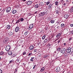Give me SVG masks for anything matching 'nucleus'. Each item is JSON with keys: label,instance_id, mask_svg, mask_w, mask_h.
I'll use <instances>...</instances> for the list:
<instances>
[{"label": "nucleus", "instance_id": "6e6d98bb", "mask_svg": "<svg viewBox=\"0 0 73 73\" xmlns=\"http://www.w3.org/2000/svg\"><path fill=\"white\" fill-rule=\"evenodd\" d=\"M72 40V38H70L69 39V40Z\"/></svg>", "mask_w": 73, "mask_h": 73}, {"label": "nucleus", "instance_id": "f03ea898", "mask_svg": "<svg viewBox=\"0 0 73 73\" xmlns=\"http://www.w3.org/2000/svg\"><path fill=\"white\" fill-rule=\"evenodd\" d=\"M53 7V4H50L48 6V9H51Z\"/></svg>", "mask_w": 73, "mask_h": 73}, {"label": "nucleus", "instance_id": "5701e85b", "mask_svg": "<svg viewBox=\"0 0 73 73\" xmlns=\"http://www.w3.org/2000/svg\"><path fill=\"white\" fill-rule=\"evenodd\" d=\"M55 21L54 20H51L50 21V23H51L53 24V23H54Z\"/></svg>", "mask_w": 73, "mask_h": 73}, {"label": "nucleus", "instance_id": "49530a36", "mask_svg": "<svg viewBox=\"0 0 73 73\" xmlns=\"http://www.w3.org/2000/svg\"><path fill=\"white\" fill-rule=\"evenodd\" d=\"M20 21V20H18L17 21V22H16V23H18Z\"/></svg>", "mask_w": 73, "mask_h": 73}, {"label": "nucleus", "instance_id": "2eb2a0df", "mask_svg": "<svg viewBox=\"0 0 73 73\" xmlns=\"http://www.w3.org/2000/svg\"><path fill=\"white\" fill-rule=\"evenodd\" d=\"M57 49L56 50V51L58 52H58H60V51L61 50V48L60 47H58L57 48Z\"/></svg>", "mask_w": 73, "mask_h": 73}, {"label": "nucleus", "instance_id": "c756f323", "mask_svg": "<svg viewBox=\"0 0 73 73\" xmlns=\"http://www.w3.org/2000/svg\"><path fill=\"white\" fill-rule=\"evenodd\" d=\"M38 4H36V5H35V8H38Z\"/></svg>", "mask_w": 73, "mask_h": 73}, {"label": "nucleus", "instance_id": "0eeeda50", "mask_svg": "<svg viewBox=\"0 0 73 73\" xmlns=\"http://www.w3.org/2000/svg\"><path fill=\"white\" fill-rule=\"evenodd\" d=\"M33 24L30 25L28 28L29 30H31V29L33 28Z\"/></svg>", "mask_w": 73, "mask_h": 73}, {"label": "nucleus", "instance_id": "bf43d9fd", "mask_svg": "<svg viewBox=\"0 0 73 73\" xmlns=\"http://www.w3.org/2000/svg\"><path fill=\"white\" fill-rule=\"evenodd\" d=\"M44 42H45H45H46V39H45V40H44Z\"/></svg>", "mask_w": 73, "mask_h": 73}, {"label": "nucleus", "instance_id": "4d7b16f0", "mask_svg": "<svg viewBox=\"0 0 73 73\" xmlns=\"http://www.w3.org/2000/svg\"><path fill=\"white\" fill-rule=\"evenodd\" d=\"M37 12H38V11H36L35 12V14L36 13H37Z\"/></svg>", "mask_w": 73, "mask_h": 73}, {"label": "nucleus", "instance_id": "5fc2aeb1", "mask_svg": "<svg viewBox=\"0 0 73 73\" xmlns=\"http://www.w3.org/2000/svg\"><path fill=\"white\" fill-rule=\"evenodd\" d=\"M63 44H64V45H66V44L65 43H64Z\"/></svg>", "mask_w": 73, "mask_h": 73}, {"label": "nucleus", "instance_id": "6e6552de", "mask_svg": "<svg viewBox=\"0 0 73 73\" xmlns=\"http://www.w3.org/2000/svg\"><path fill=\"white\" fill-rule=\"evenodd\" d=\"M11 9V8L10 7H8L6 10V12L7 13L9 12Z\"/></svg>", "mask_w": 73, "mask_h": 73}, {"label": "nucleus", "instance_id": "dca6fc26", "mask_svg": "<svg viewBox=\"0 0 73 73\" xmlns=\"http://www.w3.org/2000/svg\"><path fill=\"white\" fill-rule=\"evenodd\" d=\"M6 28H7V29H10L11 28V25H8L6 26Z\"/></svg>", "mask_w": 73, "mask_h": 73}, {"label": "nucleus", "instance_id": "09e8293b", "mask_svg": "<svg viewBox=\"0 0 73 73\" xmlns=\"http://www.w3.org/2000/svg\"><path fill=\"white\" fill-rule=\"evenodd\" d=\"M35 66H36V65H34V67L33 68V69H35Z\"/></svg>", "mask_w": 73, "mask_h": 73}, {"label": "nucleus", "instance_id": "603ef678", "mask_svg": "<svg viewBox=\"0 0 73 73\" xmlns=\"http://www.w3.org/2000/svg\"><path fill=\"white\" fill-rule=\"evenodd\" d=\"M31 59H33H33H35V57H31Z\"/></svg>", "mask_w": 73, "mask_h": 73}, {"label": "nucleus", "instance_id": "39448f33", "mask_svg": "<svg viewBox=\"0 0 73 73\" xmlns=\"http://www.w3.org/2000/svg\"><path fill=\"white\" fill-rule=\"evenodd\" d=\"M39 16H44V15H45V12H43L42 13H40L39 14Z\"/></svg>", "mask_w": 73, "mask_h": 73}, {"label": "nucleus", "instance_id": "de8ad7c7", "mask_svg": "<svg viewBox=\"0 0 73 73\" xmlns=\"http://www.w3.org/2000/svg\"><path fill=\"white\" fill-rule=\"evenodd\" d=\"M30 61H34V60H33V59H30Z\"/></svg>", "mask_w": 73, "mask_h": 73}, {"label": "nucleus", "instance_id": "4c0bfd02", "mask_svg": "<svg viewBox=\"0 0 73 73\" xmlns=\"http://www.w3.org/2000/svg\"><path fill=\"white\" fill-rule=\"evenodd\" d=\"M45 35H44V36H43L42 37V39L43 40H44V39H45Z\"/></svg>", "mask_w": 73, "mask_h": 73}, {"label": "nucleus", "instance_id": "338daca9", "mask_svg": "<svg viewBox=\"0 0 73 73\" xmlns=\"http://www.w3.org/2000/svg\"><path fill=\"white\" fill-rule=\"evenodd\" d=\"M16 72L15 71V72H14V73H16Z\"/></svg>", "mask_w": 73, "mask_h": 73}, {"label": "nucleus", "instance_id": "9b49d317", "mask_svg": "<svg viewBox=\"0 0 73 73\" xmlns=\"http://www.w3.org/2000/svg\"><path fill=\"white\" fill-rule=\"evenodd\" d=\"M46 45L47 46V48H50V44H46Z\"/></svg>", "mask_w": 73, "mask_h": 73}, {"label": "nucleus", "instance_id": "a18cd8bd", "mask_svg": "<svg viewBox=\"0 0 73 73\" xmlns=\"http://www.w3.org/2000/svg\"><path fill=\"white\" fill-rule=\"evenodd\" d=\"M66 4H68V3H69V1L68 0H67L66 1Z\"/></svg>", "mask_w": 73, "mask_h": 73}, {"label": "nucleus", "instance_id": "58836bf2", "mask_svg": "<svg viewBox=\"0 0 73 73\" xmlns=\"http://www.w3.org/2000/svg\"><path fill=\"white\" fill-rule=\"evenodd\" d=\"M50 2H49V1H48L47 2H46V5H48V4H50Z\"/></svg>", "mask_w": 73, "mask_h": 73}, {"label": "nucleus", "instance_id": "7c9ffc66", "mask_svg": "<svg viewBox=\"0 0 73 73\" xmlns=\"http://www.w3.org/2000/svg\"><path fill=\"white\" fill-rule=\"evenodd\" d=\"M64 55L65 57H66V56H67L68 54H67V53L66 52L64 53Z\"/></svg>", "mask_w": 73, "mask_h": 73}, {"label": "nucleus", "instance_id": "4be33fe9", "mask_svg": "<svg viewBox=\"0 0 73 73\" xmlns=\"http://www.w3.org/2000/svg\"><path fill=\"white\" fill-rule=\"evenodd\" d=\"M44 69H45V68H44V67H43L42 68H41L40 70V72H43V71L44 70Z\"/></svg>", "mask_w": 73, "mask_h": 73}, {"label": "nucleus", "instance_id": "393cba45", "mask_svg": "<svg viewBox=\"0 0 73 73\" xmlns=\"http://www.w3.org/2000/svg\"><path fill=\"white\" fill-rule=\"evenodd\" d=\"M29 32L28 31L26 32L25 33V36H27Z\"/></svg>", "mask_w": 73, "mask_h": 73}, {"label": "nucleus", "instance_id": "c85d7f7f", "mask_svg": "<svg viewBox=\"0 0 73 73\" xmlns=\"http://www.w3.org/2000/svg\"><path fill=\"white\" fill-rule=\"evenodd\" d=\"M16 56L15 54H13L11 55V57L13 58V57H15Z\"/></svg>", "mask_w": 73, "mask_h": 73}, {"label": "nucleus", "instance_id": "20e7f679", "mask_svg": "<svg viewBox=\"0 0 73 73\" xmlns=\"http://www.w3.org/2000/svg\"><path fill=\"white\" fill-rule=\"evenodd\" d=\"M70 48L69 47L67 48L66 52L67 53H70Z\"/></svg>", "mask_w": 73, "mask_h": 73}, {"label": "nucleus", "instance_id": "cd10ccee", "mask_svg": "<svg viewBox=\"0 0 73 73\" xmlns=\"http://www.w3.org/2000/svg\"><path fill=\"white\" fill-rule=\"evenodd\" d=\"M61 38H60V39L58 40V44H59V43H60V42H61Z\"/></svg>", "mask_w": 73, "mask_h": 73}, {"label": "nucleus", "instance_id": "1a4fd4ad", "mask_svg": "<svg viewBox=\"0 0 73 73\" xmlns=\"http://www.w3.org/2000/svg\"><path fill=\"white\" fill-rule=\"evenodd\" d=\"M32 3V1H28L27 2V4L28 5H30V4H31Z\"/></svg>", "mask_w": 73, "mask_h": 73}, {"label": "nucleus", "instance_id": "8fccbe9b", "mask_svg": "<svg viewBox=\"0 0 73 73\" xmlns=\"http://www.w3.org/2000/svg\"><path fill=\"white\" fill-rule=\"evenodd\" d=\"M13 62V61H12V60L10 61L9 62V63H11V62Z\"/></svg>", "mask_w": 73, "mask_h": 73}, {"label": "nucleus", "instance_id": "a19ab883", "mask_svg": "<svg viewBox=\"0 0 73 73\" xmlns=\"http://www.w3.org/2000/svg\"><path fill=\"white\" fill-rule=\"evenodd\" d=\"M41 54H39L38 55V57H41Z\"/></svg>", "mask_w": 73, "mask_h": 73}, {"label": "nucleus", "instance_id": "a211bd4d", "mask_svg": "<svg viewBox=\"0 0 73 73\" xmlns=\"http://www.w3.org/2000/svg\"><path fill=\"white\" fill-rule=\"evenodd\" d=\"M61 26L62 28H64L65 26V25L64 24L62 23L61 24Z\"/></svg>", "mask_w": 73, "mask_h": 73}, {"label": "nucleus", "instance_id": "774afa93", "mask_svg": "<svg viewBox=\"0 0 73 73\" xmlns=\"http://www.w3.org/2000/svg\"><path fill=\"white\" fill-rule=\"evenodd\" d=\"M0 60H1V58L0 57Z\"/></svg>", "mask_w": 73, "mask_h": 73}, {"label": "nucleus", "instance_id": "aec40b11", "mask_svg": "<svg viewBox=\"0 0 73 73\" xmlns=\"http://www.w3.org/2000/svg\"><path fill=\"white\" fill-rule=\"evenodd\" d=\"M73 12V7H72L71 8V9H70V13L72 12Z\"/></svg>", "mask_w": 73, "mask_h": 73}, {"label": "nucleus", "instance_id": "f704fd0d", "mask_svg": "<svg viewBox=\"0 0 73 73\" xmlns=\"http://www.w3.org/2000/svg\"><path fill=\"white\" fill-rule=\"evenodd\" d=\"M4 54V52L3 51H1L0 52V55H2V54Z\"/></svg>", "mask_w": 73, "mask_h": 73}, {"label": "nucleus", "instance_id": "37998d69", "mask_svg": "<svg viewBox=\"0 0 73 73\" xmlns=\"http://www.w3.org/2000/svg\"><path fill=\"white\" fill-rule=\"evenodd\" d=\"M49 57V53L46 54V57Z\"/></svg>", "mask_w": 73, "mask_h": 73}, {"label": "nucleus", "instance_id": "13d9d810", "mask_svg": "<svg viewBox=\"0 0 73 73\" xmlns=\"http://www.w3.org/2000/svg\"><path fill=\"white\" fill-rule=\"evenodd\" d=\"M17 62H19V59H17Z\"/></svg>", "mask_w": 73, "mask_h": 73}, {"label": "nucleus", "instance_id": "0e129e2a", "mask_svg": "<svg viewBox=\"0 0 73 73\" xmlns=\"http://www.w3.org/2000/svg\"><path fill=\"white\" fill-rule=\"evenodd\" d=\"M37 45L38 46V45H39V43H37Z\"/></svg>", "mask_w": 73, "mask_h": 73}, {"label": "nucleus", "instance_id": "ddd939ff", "mask_svg": "<svg viewBox=\"0 0 73 73\" xmlns=\"http://www.w3.org/2000/svg\"><path fill=\"white\" fill-rule=\"evenodd\" d=\"M29 49L30 50H33V49H34V46L32 45L30 46L29 47Z\"/></svg>", "mask_w": 73, "mask_h": 73}, {"label": "nucleus", "instance_id": "f257e3e1", "mask_svg": "<svg viewBox=\"0 0 73 73\" xmlns=\"http://www.w3.org/2000/svg\"><path fill=\"white\" fill-rule=\"evenodd\" d=\"M11 49V46L8 45L6 46L5 48V50L6 51H9Z\"/></svg>", "mask_w": 73, "mask_h": 73}, {"label": "nucleus", "instance_id": "864d4df0", "mask_svg": "<svg viewBox=\"0 0 73 73\" xmlns=\"http://www.w3.org/2000/svg\"><path fill=\"white\" fill-rule=\"evenodd\" d=\"M70 26L71 27H73V24H71Z\"/></svg>", "mask_w": 73, "mask_h": 73}, {"label": "nucleus", "instance_id": "412c9836", "mask_svg": "<svg viewBox=\"0 0 73 73\" xmlns=\"http://www.w3.org/2000/svg\"><path fill=\"white\" fill-rule=\"evenodd\" d=\"M8 53L9 55H11L12 54V52L9 51L8 52Z\"/></svg>", "mask_w": 73, "mask_h": 73}, {"label": "nucleus", "instance_id": "c03bdc74", "mask_svg": "<svg viewBox=\"0 0 73 73\" xmlns=\"http://www.w3.org/2000/svg\"><path fill=\"white\" fill-rule=\"evenodd\" d=\"M3 73V71H2V70H1V69H0V73Z\"/></svg>", "mask_w": 73, "mask_h": 73}, {"label": "nucleus", "instance_id": "e433bc0d", "mask_svg": "<svg viewBox=\"0 0 73 73\" xmlns=\"http://www.w3.org/2000/svg\"><path fill=\"white\" fill-rule=\"evenodd\" d=\"M58 2L56 1V2L55 3V4L56 5H58Z\"/></svg>", "mask_w": 73, "mask_h": 73}, {"label": "nucleus", "instance_id": "4468645a", "mask_svg": "<svg viewBox=\"0 0 73 73\" xmlns=\"http://www.w3.org/2000/svg\"><path fill=\"white\" fill-rule=\"evenodd\" d=\"M9 36H12L13 35V34L12 32H10L9 33Z\"/></svg>", "mask_w": 73, "mask_h": 73}, {"label": "nucleus", "instance_id": "2f4dec72", "mask_svg": "<svg viewBox=\"0 0 73 73\" xmlns=\"http://www.w3.org/2000/svg\"><path fill=\"white\" fill-rule=\"evenodd\" d=\"M37 51H38V50H36V49H35L34 51V52L35 53H37Z\"/></svg>", "mask_w": 73, "mask_h": 73}, {"label": "nucleus", "instance_id": "052dcab7", "mask_svg": "<svg viewBox=\"0 0 73 73\" xmlns=\"http://www.w3.org/2000/svg\"><path fill=\"white\" fill-rule=\"evenodd\" d=\"M22 1H26V0H22Z\"/></svg>", "mask_w": 73, "mask_h": 73}, {"label": "nucleus", "instance_id": "3c124183", "mask_svg": "<svg viewBox=\"0 0 73 73\" xmlns=\"http://www.w3.org/2000/svg\"><path fill=\"white\" fill-rule=\"evenodd\" d=\"M15 70L16 72H17V69H16Z\"/></svg>", "mask_w": 73, "mask_h": 73}, {"label": "nucleus", "instance_id": "72a5a7b5", "mask_svg": "<svg viewBox=\"0 0 73 73\" xmlns=\"http://www.w3.org/2000/svg\"><path fill=\"white\" fill-rule=\"evenodd\" d=\"M60 36V33H59L57 35H56V36L57 38H58Z\"/></svg>", "mask_w": 73, "mask_h": 73}, {"label": "nucleus", "instance_id": "e2e57ef3", "mask_svg": "<svg viewBox=\"0 0 73 73\" xmlns=\"http://www.w3.org/2000/svg\"><path fill=\"white\" fill-rule=\"evenodd\" d=\"M60 28V27L59 26H58L57 27V28Z\"/></svg>", "mask_w": 73, "mask_h": 73}, {"label": "nucleus", "instance_id": "a878e982", "mask_svg": "<svg viewBox=\"0 0 73 73\" xmlns=\"http://www.w3.org/2000/svg\"><path fill=\"white\" fill-rule=\"evenodd\" d=\"M56 14H58L59 12V10H56L55 11Z\"/></svg>", "mask_w": 73, "mask_h": 73}, {"label": "nucleus", "instance_id": "b1692460", "mask_svg": "<svg viewBox=\"0 0 73 73\" xmlns=\"http://www.w3.org/2000/svg\"><path fill=\"white\" fill-rule=\"evenodd\" d=\"M40 5H41V6H42V5H43L44 3H43V2H41L40 3Z\"/></svg>", "mask_w": 73, "mask_h": 73}, {"label": "nucleus", "instance_id": "7ed1b4c3", "mask_svg": "<svg viewBox=\"0 0 73 73\" xmlns=\"http://www.w3.org/2000/svg\"><path fill=\"white\" fill-rule=\"evenodd\" d=\"M9 39L8 38H5L3 41V42H5V43L7 42L8 41Z\"/></svg>", "mask_w": 73, "mask_h": 73}, {"label": "nucleus", "instance_id": "f3484780", "mask_svg": "<svg viewBox=\"0 0 73 73\" xmlns=\"http://www.w3.org/2000/svg\"><path fill=\"white\" fill-rule=\"evenodd\" d=\"M17 12V10H14L13 11L12 13L13 14H15V13H16Z\"/></svg>", "mask_w": 73, "mask_h": 73}, {"label": "nucleus", "instance_id": "ea45409f", "mask_svg": "<svg viewBox=\"0 0 73 73\" xmlns=\"http://www.w3.org/2000/svg\"><path fill=\"white\" fill-rule=\"evenodd\" d=\"M32 54V53H30L28 55V56H31Z\"/></svg>", "mask_w": 73, "mask_h": 73}, {"label": "nucleus", "instance_id": "c9c22d12", "mask_svg": "<svg viewBox=\"0 0 73 73\" xmlns=\"http://www.w3.org/2000/svg\"><path fill=\"white\" fill-rule=\"evenodd\" d=\"M62 49L64 51V52H65L66 51V48H62Z\"/></svg>", "mask_w": 73, "mask_h": 73}, {"label": "nucleus", "instance_id": "bb28decb", "mask_svg": "<svg viewBox=\"0 0 73 73\" xmlns=\"http://www.w3.org/2000/svg\"><path fill=\"white\" fill-rule=\"evenodd\" d=\"M70 52H73V47H72L71 48H70Z\"/></svg>", "mask_w": 73, "mask_h": 73}, {"label": "nucleus", "instance_id": "680f3d73", "mask_svg": "<svg viewBox=\"0 0 73 73\" xmlns=\"http://www.w3.org/2000/svg\"><path fill=\"white\" fill-rule=\"evenodd\" d=\"M66 5V3H64V6H65Z\"/></svg>", "mask_w": 73, "mask_h": 73}, {"label": "nucleus", "instance_id": "f8f14e48", "mask_svg": "<svg viewBox=\"0 0 73 73\" xmlns=\"http://www.w3.org/2000/svg\"><path fill=\"white\" fill-rule=\"evenodd\" d=\"M56 72H60V67H58L57 68L56 70Z\"/></svg>", "mask_w": 73, "mask_h": 73}, {"label": "nucleus", "instance_id": "473e14b6", "mask_svg": "<svg viewBox=\"0 0 73 73\" xmlns=\"http://www.w3.org/2000/svg\"><path fill=\"white\" fill-rule=\"evenodd\" d=\"M24 19L23 18H22L20 19V21L21 22L23 21H24Z\"/></svg>", "mask_w": 73, "mask_h": 73}, {"label": "nucleus", "instance_id": "69168bd1", "mask_svg": "<svg viewBox=\"0 0 73 73\" xmlns=\"http://www.w3.org/2000/svg\"><path fill=\"white\" fill-rule=\"evenodd\" d=\"M14 20H13V21H12V23H13L14 21Z\"/></svg>", "mask_w": 73, "mask_h": 73}, {"label": "nucleus", "instance_id": "6ab92c4d", "mask_svg": "<svg viewBox=\"0 0 73 73\" xmlns=\"http://www.w3.org/2000/svg\"><path fill=\"white\" fill-rule=\"evenodd\" d=\"M60 52L62 53H63V54L65 53V52H64L62 48L61 49V50H60Z\"/></svg>", "mask_w": 73, "mask_h": 73}, {"label": "nucleus", "instance_id": "423d86ee", "mask_svg": "<svg viewBox=\"0 0 73 73\" xmlns=\"http://www.w3.org/2000/svg\"><path fill=\"white\" fill-rule=\"evenodd\" d=\"M20 29V28L19 27L17 26L15 29V31L16 32H17Z\"/></svg>", "mask_w": 73, "mask_h": 73}, {"label": "nucleus", "instance_id": "79ce46f5", "mask_svg": "<svg viewBox=\"0 0 73 73\" xmlns=\"http://www.w3.org/2000/svg\"><path fill=\"white\" fill-rule=\"evenodd\" d=\"M27 54V53H26V52L25 51L24 52H23V55H25V54Z\"/></svg>", "mask_w": 73, "mask_h": 73}, {"label": "nucleus", "instance_id": "9d476101", "mask_svg": "<svg viewBox=\"0 0 73 73\" xmlns=\"http://www.w3.org/2000/svg\"><path fill=\"white\" fill-rule=\"evenodd\" d=\"M64 18H65V19H68V18L69 17V15H68V14H66L64 15Z\"/></svg>", "mask_w": 73, "mask_h": 73}]
</instances>
